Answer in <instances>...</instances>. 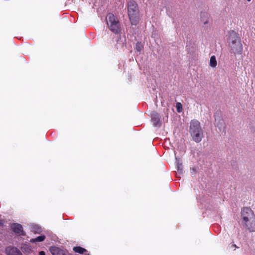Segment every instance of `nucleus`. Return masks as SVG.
Returning <instances> with one entry per match:
<instances>
[{
  "label": "nucleus",
  "mask_w": 255,
  "mask_h": 255,
  "mask_svg": "<svg viewBox=\"0 0 255 255\" xmlns=\"http://www.w3.org/2000/svg\"><path fill=\"white\" fill-rule=\"evenodd\" d=\"M50 251L53 255H64V252L60 249L53 247L50 249Z\"/></svg>",
  "instance_id": "8"
},
{
  "label": "nucleus",
  "mask_w": 255,
  "mask_h": 255,
  "mask_svg": "<svg viewBox=\"0 0 255 255\" xmlns=\"http://www.w3.org/2000/svg\"><path fill=\"white\" fill-rule=\"evenodd\" d=\"M215 124L220 130L224 129L225 128V123L222 119H216Z\"/></svg>",
  "instance_id": "9"
},
{
  "label": "nucleus",
  "mask_w": 255,
  "mask_h": 255,
  "mask_svg": "<svg viewBox=\"0 0 255 255\" xmlns=\"http://www.w3.org/2000/svg\"><path fill=\"white\" fill-rule=\"evenodd\" d=\"M2 222L0 220V225H2Z\"/></svg>",
  "instance_id": "20"
},
{
  "label": "nucleus",
  "mask_w": 255,
  "mask_h": 255,
  "mask_svg": "<svg viewBox=\"0 0 255 255\" xmlns=\"http://www.w3.org/2000/svg\"><path fill=\"white\" fill-rule=\"evenodd\" d=\"M142 45L140 43H137L136 45V49L137 51H140L142 49Z\"/></svg>",
  "instance_id": "17"
},
{
  "label": "nucleus",
  "mask_w": 255,
  "mask_h": 255,
  "mask_svg": "<svg viewBox=\"0 0 255 255\" xmlns=\"http://www.w3.org/2000/svg\"><path fill=\"white\" fill-rule=\"evenodd\" d=\"M251 0H246V1H247V2H250V1H251Z\"/></svg>",
  "instance_id": "21"
},
{
  "label": "nucleus",
  "mask_w": 255,
  "mask_h": 255,
  "mask_svg": "<svg viewBox=\"0 0 255 255\" xmlns=\"http://www.w3.org/2000/svg\"><path fill=\"white\" fill-rule=\"evenodd\" d=\"M189 132L195 141L199 142L202 140L203 132L198 121L193 120L191 121Z\"/></svg>",
  "instance_id": "4"
},
{
  "label": "nucleus",
  "mask_w": 255,
  "mask_h": 255,
  "mask_svg": "<svg viewBox=\"0 0 255 255\" xmlns=\"http://www.w3.org/2000/svg\"><path fill=\"white\" fill-rule=\"evenodd\" d=\"M151 116L154 125L156 127L159 126L160 123L158 114L156 113H153Z\"/></svg>",
  "instance_id": "11"
},
{
  "label": "nucleus",
  "mask_w": 255,
  "mask_h": 255,
  "mask_svg": "<svg viewBox=\"0 0 255 255\" xmlns=\"http://www.w3.org/2000/svg\"><path fill=\"white\" fill-rule=\"evenodd\" d=\"M242 224L250 232L255 231V216L252 210L248 208L242 211Z\"/></svg>",
  "instance_id": "1"
},
{
  "label": "nucleus",
  "mask_w": 255,
  "mask_h": 255,
  "mask_svg": "<svg viewBox=\"0 0 255 255\" xmlns=\"http://www.w3.org/2000/svg\"><path fill=\"white\" fill-rule=\"evenodd\" d=\"M209 65L211 67L214 68L217 66V61L215 56H212L210 59Z\"/></svg>",
  "instance_id": "12"
},
{
  "label": "nucleus",
  "mask_w": 255,
  "mask_h": 255,
  "mask_svg": "<svg viewBox=\"0 0 255 255\" xmlns=\"http://www.w3.org/2000/svg\"><path fill=\"white\" fill-rule=\"evenodd\" d=\"M44 239H45V236H41L37 238H35L31 239L30 242H42V241H44Z\"/></svg>",
  "instance_id": "14"
},
{
  "label": "nucleus",
  "mask_w": 255,
  "mask_h": 255,
  "mask_svg": "<svg viewBox=\"0 0 255 255\" xmlns=\"http://www.w3.org/2000/svg\"><path fill=\"white\" fill-rule=\"evenodd\" d=\"M228 43L232 52L235 54H241L243 46L238 35L234 31L229 33Z\"/></svg>",
  "instance_id": "2"
},
{
  "label": "nucleus",
  "mask_w": 255,
  "mask_h": 255,
  "mask_svg": "<svg viewBox=\"0 0 255 255\" xmlns=\"http://www.w3.org/2000/svg\"><path fill=\"white\" fill-rule=\"evenodd\" d=\"M31 230L34 233H39L41 231V228L37 225H32Z\"/></svg>",
  "instance_id": "15"
},
{
  "label": "nucleus",
  "mask_w": 255,
  "mask_h": 255,
  "mask_svg": "<svg viewBox=\"0 0 255 255\" xmlns=\"http://www.w3.org/2000/svg\"><path fill=\"white\" fill-rule=\"evenodd\" d=\"M107 23L110 30L115 33L120 30L119 20L113 13H109L107 16Z\"/></svg>",
  "instance_id": "5"
},
{
  "label": "nucleus",
  "mask_w": 255,
  "mask_h": 255,
  "mask_svg": "<svg viewBox=\"0 0 255 255\" xmlns=\"http://www.w3.org/2000/svg\"><path fill=\"white\" fill-rule=\"evenodd\" d=\"M73 250L75 252L78 253L79 254H83L85 252H86V250L83 248L80 247H76L73 248Z\"/></svg>",
  "instance_id": "13"
},
{
  "label": "nucleus",
  "mask_w": 255,
  "mask_h": 255,
  "mask_svg": "<svg viewBox=\"0 0 255 255\" xmlns=\"http://www.w3.org/2000/svg\"><path fill=\"white\" fill-rule=\"evenodd\" d=\"M5 253L7 255H22L21 252L17 248L11 246L5 249Z\"/></svg>",
  "instance_id": "7"
},
{
  "label": "nucleus",
  "mask_w": 255,
  "mask_h": 255,
  "mask_svg": "<svg viewBox=\"0 0 255 255\" xmlns=\"http://www.w3.org/2000/svg\"><path fill=\"white\" fill-rule=\"evenodd\" d=\"M128 15L132 25H136L139 22V10L136 3L133 0L128 3Z\"/></svg>",
  "instance_id": "3"
},
{
  "label": "nucleus",
  "mask_w": 255,
  "mask_h": 255,
  "mask_svg": "<svg viewBox=\"0 0 255 255\" xmlns=\"http://www.w3.org/2000/svg\"><path fill=\"white\" fill-rule=\"evenodd\" d=\"M39 255H45V253L43 251H41L39 253Z\"/></svg>",
  "instance_id": "19"
},
{
  "label": "nucleus",
  "mask_w": 255,
  "mask_h": 255,
  "mask_svg": "<svg viewBox=\"0 0 255 255\" xmlns=\"http://www.w3.org/2000/svg\"><path fill=\"white\" fill-rule=\"evenodd\" d=\"M178 172L179 173H182V167H180V166H178Z\"/></svg>",
  "instance_id": "18"
},
{
  "label": "nucleus",
  "mask_w": 255,
  "mask_h": 255,
  "mask_svg": "<svg viewBox=\"0 0 255 255\" xmlns=\"http://www.w3.org/2000/svg\"><path fill=\"white\" fill-rule=\"evenodd\" d=\"M176 108L178 113H181L183 110L182 105L180 102H177L176 104Z\"/></svg>",
  "instance_id": "16"
},
{
  "label": "nucleus",
  "mask_w": 255,
  "mask_h": 255,
  "mask_svg": "<svg viewBox=\"0 0 255 255\" xmlns=\"http://www.w3.org/2000/svg\"><path fill=\"white\" fill-rule=\"evenodd\" d=\"M200 21L204 26L210 25L209 14L206 12H202L200 14Z\"/></svg>",
  "instance_id": "6"
},
{
  "label": "nucleus",
  "mask_w": 255,
  "mask_h": 255,
  "mask_svg": "<svg viewBox=\"0 0 255 255\" xmlns=\"http://www.w3.org/2000/svg\"><path fill=\"white\" fill-rule=\"evenodd\" d=\"M12 229L13 231L19 235H22L23 231L22 230V226L20 224H14L12 226Z\"/></svg>",
  "instance_id": "10"
}]
</instances>
